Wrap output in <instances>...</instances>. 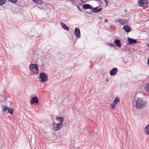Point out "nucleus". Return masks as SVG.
<instances>
[{
  "label": "nucleus",
  "mask_w": 149,
  "mask_h": 149,
  "mask_svg": "<svg viewBox=\"0 0 149 149\" xmlns=\"http://www.w3.org/2000/svg\"><path fill=\"white\" fill-rule=\"evenodd\" d=\"M147 104V102L144 101L141 98L138 97L136 100V106L138 109H141L145 107Z\"/></svg>",
  "instance_id": "nucleus-1"
},
{
  "label": "nucleus",
  "mask_w": 149,
  "mask_h": 149,
  "mask_svg": "<svg viewBox=\"0 0 149 149\" xmlns=\"http://www.w3.org/2000/svg\"><path fill=\"white\" fill-rule=\"evenodd\" d=\"M38 65L36 64H31L29 67L30 70L33 72L34 74H38Z\"/></svg>",
  "instance_id": "nucleus-2"
},
{
  "label": "nucleus",
  "mask_w": 149,
  "mask_h": 149,
  "mask_svg": "<svg viewBox=\"0 0 149 149\" xmlns=\"http://www.w3.org/2000/svg\"><path fill=\"white\" fill-rule=\"evenodd\" d=\"M148 2V0H140L139 1L138 3L141 7H142L143 8H146L147 7Z\"/></svg>",
  "instance_id": "nucleus-3"
},
{
  "label": "nucleus",
  "mask_w": 149,
  "mask_h": 149,
  "mask_svg": "<svg viewBox=\"0 0 149 149\" xmlns=\"http://www.w3.org/2000/svg\"><path fill=\"white\" fill-rule=\"evenodd\" d=\"M39 78L41 80L40 82H44L47 80V76L46 74L44 73H42L39 75Z\"/></svg>",
  "instance_id": "nucleus-4"
},
{
  "label": "nucleus",
  "mask_w": 149,
  "mask_h": 149,
  "mask_svg": "<svg viewBox=\"0 0 149 149\" xmlns=\"http://www.w3.org/2000/svg\"><path fill=\"white\" fill-rule=\"evenodd\" d=\"M120 101V97H117L114 100L113 102L111 105V109H114L117 104L118 102Z\"/></svg>",
  "instance_id": "nucleus-5"
},
{
  "label": "nucleus",
  "mask_w": 149,
  "mask_h": 149,
  "mask_svg": "<svg viewBox=\"0 0 149 149\" xmlns=\"http://www.w3.org/2000/svg\"><path fill=\"white\" fill-rule=\"evenodd\" d=\"M53 125L54 130L57 131L61 128L62 123H58L56 124L55 123H54Z\"/></svg>",
  "instance_id": "nucleus-6"
},
{
  "label": "nucleus",
  "mask_w": 149,
  "mask_h": 149,
  "mask_svg": "<svg viewBox=\"0 0 149 149\" xmlns=\"http://www.w3.org/2000/svg\"><path fill=\"white\" fill-rule=\"evenodd\" d=\"M39 102L38 97L37 96H34L32 97L31 100L30 102L32 104H37Z\"/></svg>",
  "instance_id": "nucleus-7"
},
{
  "label": "nucleus",
  "mask_w": 149,
  "mask_h": 149,
  "mask_svg": "<svg viewBox=\"0 0 149 149\" xmlns=\"http://www.w3.org/2000/svg\"><path fill=\"white\" fill-rule=\"evenodd\" d=\"M115 21L116 23H117V22H118L122 25H124L127 24V21L123 19H116Z\"/></svg>",
  "instance_id": "nucleus-8"
},
{
  "label": "nucleus",
  "mask_w": 149,
  "mask_h": 149,
  "mask_svg": "<svg viewBox=\"0 0 149 149\" xmlns=\"http://www.w3.org/2000/svg\"><path fill=\"white\" fill-rule=\"evenodd\" d=\"M75 33L77 37L79 38L80 37V32L79 29L78 28H76L75 29Z\"/></svg>",
  "instance_id": "nucleus-9"
},
{
  "label": "nucleus",
  "mask_w": 149,
  "mask_h": 149,
  "mask_svg": "<svg viewBox=\"0 0 149 149\" xmlns=\"http://www.w3.org/2000/svg\"><path fill=\"white\" fill-rule=\"evenodd\" d=\"M118 72V69L117 68H114L110 71V74L111 75H113L116 74Z\"/></svg>",
  "instance_id": "nucleus-10"
},
{
  "label": "nucleus",
  "mask_w": 149,
  "mask_h": 149,
  "mask_svg": "<svg viewBox=\"0 0 149 149\" xmlns=\"http://www.w3.org/2000/svg\"><path fill=\"white\" fill-rule=\"evenodd\" d=\"M123 29L126 31V32H130L132 29L131 27L128 25H125L123 26Z\"/></svg>",
  "instance_id": "nucleus-11"
},
{
  "label": "nucleus",
  "mask_w": 149,
  "mask_h": 149,
  "mask_svg": "<svg viewBox=\"0 0 149 149\" xmlns=\"http://www.w3.org/2000/svg\"><path fill=\"white\" fill-rule=\"evenodd\" d=\"M60 24L61 26L63 29L67 31H69V30L70 29L69 27L68 26H67L66 25L63 23L62 22H61Z\"/></svg>",
  "instance_id": "nucleus-12"
},
{
  "label": "nucleus",
  "mask_w": 149,
  "mask_h": 149,
  "mask_svg": "<svg viewBox=\"0 0 149 149\" xmlns=\"http://www.w3.org/2000/svg\"><path fill=\"white\" fill-rule=\"evenodd\" d=\"M83 8L84 9H91L92 10L93 7L90 4H88L83 5L82 6Z\"/></svg>",
  "instance_id": "nucleus-13"
},
{
  "label": "nucleus",
  "mask_w": 149,
  "mask_h": 149,
  "mask_svg": "<svg viewBox=\"0 0 149 149\" xmlns=\"http://www.w3.org/2000/svg\"><path fill=\"white\" fill-rule=\"evenodd\" d=\"M128 41L130 44H132L133 43H136L137 40H136L128 38Z\"/></svg>",
  "instance_id": "nucleus-14"
},
{
  "label": "nucleus",
  "mask_w": 149,
  "mask_h": 149,
  "mask_svg": "<svg viewBox=\"0 0 149 149\" xmlns=\"http://www.w3.org/2000/svg\"><path fill=\"white\" fill-rule=\"evenodd\" d=\"M144 131L146 134L149 135V125L145 127Z\"/></svg>",
  "instance_id": "nucleus-15"
},
{
  "label": "nucleus",
  "mask_w": 149,
  "mask_h": 149,
  "mask_svg": "<svg viewBox=\"0 0 149 149\" xmlns=\"http://www.w3.org/2000/svg\"><path fill=\"white\" fill-rule=\"evenodd\" d=\"M114 43L117 46L119 47H121V45L120 44V42L119 40L117 39L115 41Z\"/></svg>",
  "instance_id": "nucleus-16"
},
{
  "label": "nucleus",
  "mask_w": 149,
  "mask_h": 149,
  "mask_svg": "<svg viewBox=\"0 0 149 149\" xmlns=\"http://www.w3.org/2000/svg\"><path fill=\"white\" fill-rule=\"evenodd\" d=\"M35 3L38 5H42V0H32Z\"/></svg>",
  "instance_id": "nucleus-17"
},
{
  "label": "nucleus",
  "mask_w": 149,
  "mask_h": 149,
  "mask_svg": "<svg viewBox=\"0 0 149 149\" xmlns=\"http://www.w3.org/2000/svg\"><path fill=\"white\" fill-rule=\"evenodd\" d=\"M98 7H95L93 8H92V10H94L92 11L94 13H97V12H100L102 10V8H100L97 9V8Z\"/></svg>",
  "instance_id": "nucleus-18"
},
{
  "label": "nucleus",
  "mask_w": 149,
  "mask_h": 149,
  "mask_svg": "<svg viewBox=\"0 0 149 149\" xmlns=\"http://www.w3.org/2000/svg\"><path fill=\"white\" fill-rule=\"evenodd\" d=\"M56 119L58 121H60V123H62L64 119V118L63 117H57L56 118Z\"/></svg>",
  "instance_id": "nucleus-19"
},
{
  "label": "nucleus",
  "mask_w": 149,
  "mask_h": 149,
  "mask_svg": "<svg viewBox=\"0 0 149 149\" xmlns=\"http://www.w3.org/2000/svg\"><path fill=\"white\" fill-rule=\"evenodd\" d=\"M8 112L10 114H13L14 111V109H12L11 108L8 107Z\"/></svg>",
  "instance_id": "nucleus-20"
},
{
  "label": "nucleus",
  "mask_w": 149,
  "mask_h": 149,
  "mask_svg": "<svg viewBox=\"0 0 149 149\" xmlns=\"http://www.w3.org/2000/svg\"><path fill=\"white\" fill-rule=\"evenodd\" d=\"M7 0H0V5L2 6L5 4Z\"/></svg>",
  "instance_id": "nucleus-21"
},
{
  "label": "nucleus",
  "mask_w": 149,
  "mask_h": 149,
  "mask_svg": "<svg viewBox=\"0 0 149 149\" xmlns=\"http://www.w3.org/2000/svg\"><path fill=\"white\" fill-rule=\"evenodd\" d=\"M2 110L3 111H5L8 109V108L6 106H2Z\"/></svg>",
  "instance_id": "nucleus-22"
},
{
  "label": "nucleus",
  "mask_w": 149,
  "mask_h": 149,
  "mask_svg": "<svg viewBox=\"0 0 149 149\" xmlns=\"http://www.w3.org/2000/svg\"><path fill=\"white\" fill-rule=\"evenodd\" d=\"M77 0H68V1L71 2L73 4H75L77 2Z\"/></svg>",
  "instance_id": "nucleus-23"
},
{
  "label": "nucleus",
  "mask_w": 149,
  "mask_h": 149,
  "mask_svg": "<svg viewBox=\"0 0 149 149\" xmlns=\"http://www.w3.org/2000/svg\"><path fill=\"white\" fill-rule=\"evenodd\" d=\"M9 2L13 3H15L17 1V0H8Z\"/></svg>",
  "instance_id": "nucleus-24"
},
{
  "label": "nucleus",
  "mask_w": 149,
  "mask_h": 149,
  "mask_svg": "<svg viewBox=\"0 0 149 149\" xmlns=\"http://www.w3.org/2000/svg\"><path fill=\"white\" fill-rule=\"evenodd\" d=\"M146 90L148 92H149V83L148 84L146 88Z\"/></svg>",
  "instance_id": "nucleus-25"
},
{
  "label": "nucleus",
  "mask_w": 149,
  "mask_h": 149,
  "mask_svg": "<svg viewBox=\"0 0 149 149\" xmlns=\"http://www.w3.org/2000/svg\"><path fill=\"white\" fill-rule=\"evenodd\" d=\"M69 122V121L68 120L65 121V125H68V123Z\"/></svg>",
  "instance_id": "nucleus-26"
},
{
  "label": "nucleus",
  "mask_w": 149,
  "mask_h": 149,
  "mask_svg": "<svg viewBox=\"0 0 149 149\" xmlns=\"http://www.w3.org/2000/svg\"><path fill=\"white\" fill-rule=\"evenodd\" d=\"M109 44L110 46L112 47H115V45L113 44L109 43Z\"/></svg>",
  "instance_id": "nucleus-27"
},
{
  "label": "nucleus",
  "mask_w": 149,
  "mask_h": 149,
  "mask_svg": "<svg viewBox=\"0 0 149 149\" xmlns=\"http://www.w3.org/2000/svg\"><path fill=\"white\" fill-rule=\"evenodd\" d=\"M104 1L106 3V5L107 6L108 4V0H104Z\"/></svg>",
  "instance_id": "nucleus-28"
},
{
  "label": "nucleus",
  "mask_w": 149,
  "mask_h": 149,
  "mask_svg": "<svg viewBox=\"0 0 149 149\" xmlns=\"http://www.w3.org/2000/svg\"><path fill=\"white\" fill-rule=\"evenodd\" d=\"M76 6H77V8H78V9H79V10L80 11H81V9H80V8H79V7L78 6V5H77L76 4Z\"/></svg>",
  "instance_id": "nucleus-29"
},
{
  "label": "nucleus",
  "mask_w": 149,
  "mask_h": 149,
  "mask_svg": "<svg viewBox=\"0 0 149 149\" xmlns=\"http://www.w3.org/2000/svg\"><path fill=\"white\" fill-rule=\"evenodd\" d=\"M104 21L105 22H107L108 21V19H105L104 20Z\"/></svg>",
  "instance_id": "nucleus-30"
},
{
  "label": "nucleus",
  "mask_w": 149,
  "mask_h": 149,
  "mask_svg": "<svg viewBox=\"0 0 149 149\" xmlns=\"http://www.w3.org/2000/svg\"><path fill=\"white\" fill-rule=\"evenodd\" d=\"M86 13L88 14H89L90 13V12H86Z\"/></svg>",
  "instance_id": "nucleus-31"
},
{
  "label": "nucleus",
  "mask_w": 149,
  "mask_h": 149,
  "mask_svg": "<svg viewBox=\"0 0 149 149\" xmlns=\"http://www.w3.org/2000/svg\"><path fill=\"white\" fill-rule=\"evenodd\" d=\"M106 81H108V79H106Z\"/></svg>",
  "instance_id": "nucleus-32"
},
{
  "label": "nucleus",
  "mask_w": 149,
  "mask_h": 149,
  "mask_svg": "<svg viewBox=\"0 0 149 149\" xmlns=\"http://www.w3.org/2000/svg\"><path fill=\"white\" fill-rule=\"evenodd\" d=\"M148 47H149V44L148 45Z\"/></svg>",
  "instance_id": "nucleus-33"
},
{
  "label": "nucleus",
  "mask_w": 149,
  "mask_h": 149,
  "mask_svg": "<svg viewBox=\"0 0 149 149\" xmlns=\"http://www.w3.org/2000/svg\"><path fill=\"white\" fill-rule=\"evenodd\" d=\"M98 0V1H100V0Z\"/></svg>",
  "instance_id": "nucleus-34"
}]
</instances>
